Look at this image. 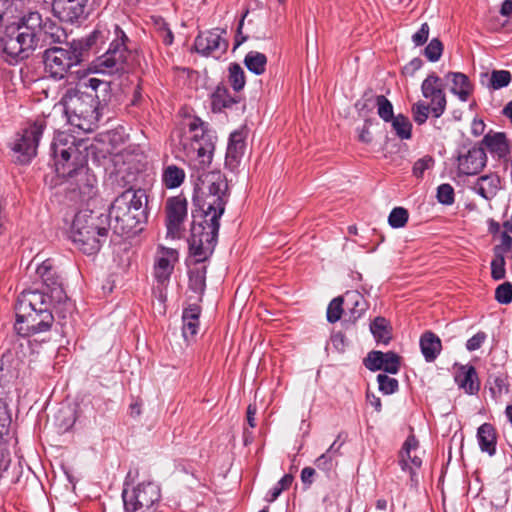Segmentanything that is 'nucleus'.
Returning <instances> with one entry per match:
<instances>
[{"instance_id": "cd10ccee", "label": "nucleus", "mask_w": 512, "mask_h": 512, "mask_svg": "<svg viewBox=\"0 0 512 512\" xmlns=\"http://www.w3.org/2000/svg\"><path fill=\"white\" fill-rule=\"evenodd\" d=\"M477 440L482 452L493 456L496 453L497 432L490 423H483L477 430Z\"/></svg>"}, {"instance_id": "f8f14e48", "label": "nucleus", "mask_w": 512, "mask_h": 512, "mask_svg": "<svg viewBox=\"0 0 512 512\" xmlns=\"http://www.w3.org/2000/svg\"><path fill=\"white\" fill-rule=\"evenodd\" d=\"M82 61L84 60L80 56V52L76 51L72 42L69 48L52 47L46 49L43 54L45 72L55 80L64 79L70 69Z\"/></svg>"}, {"instance_id": "423d86ee", "label": "nucleus", "mask_w": 512, "mask_h": 512, "mask_svg": "<svg viewBox=\"0 0 512 512\" xmlns=\"http://www.w3.org/2000/svg\"><path fill=\"white\" fill-rule=\"evenodd\" d=\"M178 148L183 151L186 161L198 169H205L212 162L215 136L209 124L194 117L188 124V131L177 133Z\"/></svg>"}, {"instance_id": "13d9d810", "label": "nucleus", "mask_w": 512, "mask_h": 512, "mask_svg": "<svg viewBox=\"0 0 512 512\" xmlns=\"http://www.w3.org/2000/svg\"><path fill=\"white\" fill-rule=\"evenodd\" d=\"M512 231H505L501 234V244L494 247V254H502L508 252L512 247V237L509 235Z\"/></svg>"}, {"instance_id": "09e8293b", "label": "nucleus", "mask_w": 512, "mask_h": 512, "mask_svg": "<svg viewBox=\"0 0 512 512\" xmlns=\"http://www.w3.org/2000/svg\"><path fill=\"white\" fill-rule=\"evenodd\" d=\"M443 53V44L438 38H433L424 49L425 57L431 61H438Z\"/></svg>"}, {"instance_id": "4c0bfd02", "label": "nucleus", "mask_w": 512, "mask_h": 512, "mask_svg": "<svg viewBox=\"0 0 512 512\" xmlns=\"http://www.w3.org/2000/svg\"><path fill=\"white\" fill-rule=\"evenodd\" d=\"M44 21L38 11H31L21 18L19 27H27L29 33L34 34V38L38 39V33L41 32Z\"/></svg>"}, {"instance_id": "c756f323", "label": "nucleus", "mask_w": 512, "mask_h": 512, "mask_svg": "<svg viewBox=\"0 0 512 512\" xmlns=\"http://www.w3.org/2000/svg\"><path fill=\"white\" fill-rule=\"evenodd\" d=\"M419 344L426 362H433L442 350L440 338L431 331H426L421 335Z\"/></svg>"}, {"instance_id": "680f3d73", "label": "nucleus", "mask_w": 512, "mask_h": 512, "mask_svg": "<svg viewBox=\"0 0 512 512\" xmlns=\"http://www.w3.org/2000/svg\"><path fill=\"white\" fill-rule=\"evenodd\" d=\"M247 14H248V11H246L242 15V17L238 23L236 35H235V39H234V50L237 49L241 44H243L248 39V36L243 34V31H242L243 26H244V20H245Z\"/></svg>"}, {"instance_id": "49530a36", "label": "nucleus", "mask_w": 512, "mask_h": 512, "mask_svg": "<svg viewBox=\"0 0 512 512\" xmlns=\"http://www.w3.org/2000/svg\"><path fill=\"white\" fill-rule=\"evenodd\" d=\"M377 382L379 384V390L385 395H391L399 389L398 380L386 374H378Z\"/></svg>"}, {"instance_id": "4be33fe9", "label": "nucleus", "mask_w": 512, "mask_h": 512, "mask_svg": "<svg viewBox=\"0 0 512 512\" xmlns=\"http://www.w3.org/2000/svg\"><path fill=\"white\" fill-rule=\"evenodd\" d=\"M501 188L502 180L496 172H490L478 177L471 186L472 191L485 200L493 199Z\"/></svg>"}, {"instance_id": "a18cd8bd", "label": "nucleus", "mask_w": 512, "mask_h": 512, "mask_svg": "<svg viewBox=\"0 0 512 512\" xmlns=\"http://www.w3.org/2000/svg\"><path fill=\"white\" fill-rule=\"evenodd\" d=\"M409 219L407 209L403 207H395L389 214L388 223L392 228H402L406 225Z\"/></svg>"}, {"instance_id": "bf43d9fd", "label": "nucleus", "mask_w": 512, "mask_h": 512, "mask_svg": "<svg viewBox=\"0 0 512 512\" xmlns=\"http://www.w3.org/2000/svg\"><path fill=\"white\" fill-rule=\"evenodd\" d=\"M429 25L427 23H423L420 29L412 35V41L416 46L424 45L429 37Z\"/></svg>"}, {"instance_id": "8fccbe9b", "label": "nucleus", "mask_w": 512, "mask_h": 512, "mask_svg": "<svg viewBox=\"0 0 512 512\" xmlns=\"http://www.w3.org/2000/svg\"><path fill=\"white\" fill-rule=\"evenodd\" d=\"M506 275L505 269V258L502 254H494V258L491 261V277L494 280H501Z\"/></svg>"}, {"instance_id": "6e6552de", "label": "nucleus", "mask_w": 512, "mask_h": 512, "mask_svg": "<svg viewBox=\"0 0 512 512\" xmlns=\"http://www.w3.org/2000/svg\"><path fill=\"white\" fill-rule=\"evenodd\" d=\"M129 38L122 28L113 25V37L105 53L93 61V69L96 73L114 75L127 70V61L130 50L127 46Z\"/></svg>"}, {"instance_id": "6ab92c4d", "label": "nucleus", "mask_w": 512, "mask_h": 512, "mask_svg": "<svg viewBox=\"0 0 512 512\" xmlns=\"http://www.w3.org/2000/svg\"><path fill=\"white\" fill-rule=\"evenodd\" d=\"M112 37L113 31L104 26H97L89 35L73 40L72 43L84 60L90 50L97 52L108 40L111 41Z\"/></svg>"}, {"instance_id": "f03ea898", "label": "nucleus", "mask_w": 512, "mask_h": 512, "mask_svg": "<svg viewBox=\"0 0 512 512\" xmlns=\"http://www.w3.org/2000/svg\"><path fill=\"white\" fill-rule=\"evenodd\" d=\"M110 98V82L89 78L76 88L68 89L60 103L72 126L83 131H91L96 127L101 117V110Z\"/></svg>"}, {"instance_id": "5fc2aeb1", "label": "nucleus", "mask_w": 512, "mask_h": 512, "mask_svg": "<svg viewBox=\"0 0 512 512\" xmlns=\"http://www.w3.org/2000/svg\"><path fill=\"white\" fill-rule=\"evenodd\" d=\"M434 165V159L426 155L420 159H418L414 165H413V175L417 178H421L424 174V172L430 168H432Z\"/></svg>"}, {"instance_id": "a19ab883", "label": "nucleus", "mask_w": 512, "mask_h": 512, "mask_svg": "<svg viewBox=\"0 0 512 512\" xmlns=\"http://www.w3.org/2000/svg\"><path fill=\"white\" fill-rule=\"evenodd\" d=\"M375 106L378 116L384 122L388 123L395 117L393 105L384 95H377L375 97Z\"/></svg>"}, {"instance_id": "9d476101", "label": "nucleus", "mask_w": 512, "mask_h": 512, "mask_svg": "<svg viewBox=\"0 0 512 512\" xmlns=\"http://www.w3.org/2000/svg\"><path fill=\"white\" fill-rule=\"evenodd\" d=\"M45 127L44 120H36L21 132L16 133L14 139L9 143L15 163L25 165L31 162L37 154L38 144Z\"/></svg>"}, {"instance_id": "0eeeda50", "label": "nucleus", "mask_w": 512, "mask_h": 512, "mask_svg": "<svg viewBox=\"0 0 512 512\" xmlns=\"http://www.w3.org/2000/svg\"><path fill=\"white\" fill-rule=\"evenodd\" d=\"M87 144L75 136L59 132L51 143V153L54 159L55 171L62 178H72L87 165Z\"/></svg>"}, {"instance_id": "dca6fc26", "label": "nucleus", "mask_w": 512, "mask_h": 512, "mask_svg": "<svg viewBox=\"0 0 512 512\" xmlns=\"http://www.w3.org/2000/svg\"><path fill=\"white\" fill-rule=\"evenodd\" d=\"M188 202L182 195L170 197L166 200V227L168 235L179 237L182 226L187 218Z\"/></svg>"}, {"instance_id": "338daca9", "label": "nucleus", "mask_w": 512, "mask_h": 512, "mask_svg": "<svg viewBox=\"0 0 512 512\" xmlns=\"http://www.w3.org/2000/svg\"><path fill=\"white\" fill-rule=\"evenodd\" d=\"M423 65V61L415 57L407 65L404 66V72L409 75H414Z\"/></svg>"}, {"instance_id": "69168bd1", "label": "nucleus", "mask_w": 512, "mask_h": 512, "mask_svg": "<svg viewBox=\"0 0 512 512\" xmlns=\"http://www.w3.org/2000/svg\"><path fill=\"white\" fill-rule=\"evenodd\" d=\"M315 474H316V471L312 467H304L302 469L300 477H301V481L306 489L310 488V486L314 482Z\"/></svg>"}, {"instance_id": "a211bd4d", "label": "nucleus", "mask_w": 512, "mask_h": 512, "mask_svg": "<svg viewBox=\"0 0 512 512\" xmlns=\"http://www.w3.org/2000/svg\"><path fill=\"white\" fill-rule=\"evenodd\" d=\"M363 364L372 372L383 370L389 374H397L401 367V357L393 351L373 350L364 358Z\"/></svg>"}, {"instance_id": "3c124183", "label": "nucleus", "mask_w": 512, "mask_h": 512, "mask_svg": "<svg viewBox=\"0 0 512 512\" xmlns=\"http://www.w3.org/2000/svg\"><path fill=\"white\" fill-rule=\"evenodd\" d=\"M437 200L444 205H451L455 200V193L453 187L444 183L437 188Z\"/></svg>"}, {"instance_id": "ea45409f", "label": "nucleus", "mask_w": 512, "mask_h": 512, "mask_svg": "<svg viewBox=\"0 0 512 512\" xmlns=\"http://www.w3.org/2000/svg\"><path fill=\"white\" fill-rule=\"evenodd\" d=\"M12 418L6 401L0 398V442H8Z\"/></svg>"}, {"instance_id": "c03bdc74", "label": "nucleus", "mask_w": 512, "mask_h": 512, "mask_svg": "<svg viewBox=\"0 0 512 512\" xmlns=\"http://www.w3.org/2000/svg\"><path fill=\"white\" fill-rule=\"evenodd\" d=\"M411 112L415 123L422 125L427 121L429 113H431V103L418 101L417 103L413 104Z\"/></svg>"}, {"instance_id": "aec40b11", "label": "nucleus", "mask_w": 512, "mask_h": 512, "mask_svg": "<svg viewBox=\"0 0 512 512\" xmlns=\"http://www.w3.org/2000/svg\"><path fill=\"white\" fill-rule=\"evenodd\" d=\"M245 137L242 131H234L229 136L225 167L231 172H235L240 165L245 151Z\"/></svg>"}, {"instance_id": "052dcab7", "label": "nucleus", "mask_w": 512, "mask_h": 512, "mask_svg": "<svg viewBox=\"0 0 512 512\" xmlns=\"http://www.w3.org/2000/svg\"><path fill=\"white\" fill-rule=\"evenodd\" d=\"M157 32H158V35L161 38L162 42L165 45L169 46L173 43L174 35H173L171 29L168 27L167 23L161 22L158 25Z\"/></svg>"}, {"instance_id": "e2e57ef3", "label": "nucleus", "mask_w": 512, "mask_h": 512, "mask_svg": "<svg viewBox=\"0 0 512 512\" xmlns=\"http://www.w3.org/2000/svg\"><path fill=\"white\" fill-rule=\"evenodd\" d=\"M372 123L371 120L367 119L361 128H358V140L365 144H370L373 140L372 134L369 130V125Z\"/></svg>"}, {"instance_id": "0e129e2a", "label": "nucleus", "mask_w": 512, "mask_h": 512, "mask_svg": "<svg viewBox=\"0 0 512 512\" xmlns=\"http://www.w3.org/2000/svg\"><path fill=\"white\" fill-rule=\"evenodd\" d=\"M331 343L338 352H344L347 340L342 332H336L331 336Z\"/></svg>"}, {"instance_id": "864d4df0", "label": "nucleus", "mask_w": 512, "mask_h": 512, "mask_svg": "<svg viewBox=\"0 0 512 512\" xmlns=\"http://www.w3.org/2000/svg\"><path fill=\"white\" fill-rule=\"evenodd\" d=\"M45 35L50 36L53 42H61L62 37L65 36L64 31L54 22L45 21L42 30Z\"/></svg>"}, {"instance_id": "e433bc0d", "label": "nucleus", "mask_w": 512, "mask_h": 512, "mask_svg": "<svg viewBox=\"0 0 512 512\" xmlns=\"http://www.w3.org/2000/svg\"><path fill=\"white\" fill-rule=\"evenodd\" d=\"M390 123L396 136L401 140H408L412 137V123L407 116L398 114L390 120Z\"/></svg>"}, {"instance_id": "4d7b16f0", "label": "nucleus", "mask_w": 512, "mask_h": 512, "mask_svg": "<svg viewBox=\"0 0 512 512\" xmlns=\"http://www.w3.org/2000/svg\"><path fill=\"white\" fill-rule=\"evenodd\" d=\"M486 339L487 334L483 331H479L467 340L466 349L471 352L478 350L483 345Z\"/></svg>"}, {"instance_id": "603ef678", "label": "nucleus", "mask_w": 512, "mask_h": 512, "mask_svg": "<svg viewBox=\"0 0 512 512\" xmlns=\"http://www.w3.org/2000/svg\"><path fill=\"white\" fill-rule=\"evenodd\" d=\"M495 299L500 304H509L512 302V284L504 282L495 290Z\"/></svg>"}, {"instance_id": "f704fd0d", "label": "nucleus", "mask_w": 512, "mask_h": 512, "mask_svg": "<svg viewBox=\"0 0 512 512\" xmlns=\"http://www.w3.org/2000/svg\"><path fill=\"white\" fill-rule=\"evenodd\" d=\"M370 330L377 342L388 344L391 340V328L384 317H376L370 324Z\"/></svg>"}, {"instance_id": "72a5a7b5", "label": "nucleus", "mask_w": 512, "mask_h": 512, "mask_svg": "<svg viewBox=\"0 0 512 512\" xmlns=\"http://www.w3.org/2000/svg\"><path fill=\"white\" fill-rule=\"evenodd\" d=\"M185 180V172L176 165H168L163 169L162 182L168 189L179 187Z\"/></svg>"}, {"instance_id": "bb28decb", "label": "nucleus", "mask_w": 512, "mask_h": 512, "mask_svg": "<svg viewBox=\"0 0 512 512\" xmlns=\"http://www.w3.org/2000/svg\"><path fill=\"white\" fill-rule=\"evenodd\" d=\"M446 79H450L452 86L450 91L456 95L460 101H468L473 92V84L470 82L467 75L461 72H449Z\"/></svg>"}, {"instance_id": "f3484780", "label": "nucleus", "mask_w": 512, "mask_h": 512, "mask_svg": "<svg viewBox=\"0 0 512 512\" xmlns=\"http://www.w3.org/2000/svg\"><path fill=\"white\" fill-rule=\"evenodd\" d=\"M89 3L81 0H53L52 11L61 21L76 23L87 18Z\"/></svg>"}, {"instance_id": "39448f33", "label": "nucleus", "mask_w": 512, "mask_h": 512, "mask_svg": "<svg viewBox=\"0 0 512 512\" xmlns=\"http://www.w3.org/2000/svg\"><path fill=\"white\" fill-rule=\"evenodd\" d=\"M110 221L106 214L91 210L76 213L71 226L73 243L86 255H95L107 241Z\"/></svg>"}, {"instance_id": "58836bf2", "label": "nucleus", "mask_w": 512, "mask_h": 512, "mask_svg": "<svg viewBox=\"0 0 512 512\" xmlns=\"http://www.w3.org/2000/svg\"><path fill=\"white\" fill-rule=\"evenodd\" d=\"M228 81L235 93L242 91L246 84L244 69L238 63H231L228 67Z\"/></svg>"}, {"instance_id": "20e7f679", "label": "nucleus", "mask_w": 512, "mask_h": 512, "mask_svg": "<svg viewBox=\"0 0 512 512\" xmlns=\"http://www.w3.org/2000/svg\"><path fill=\"white\" fill-rule=\"evenodd\" d=\"M148 198L143 189H127L112 202L108 219L114 221V232L121 236L136 235L146 223Z\"/></svg>"}, {"instance_id": "2eb2a0df", "label": "nucleus", "mask_w": 512, "mask_h": 512, "mask_svg": "<svg viewBox=\"0 0 512 512\" xmlns=\"http://www.w3.org/2000/svg\"><path fill=\"white\" fill-rule=\"evenodd\" d=\"M422 95L430 100L431 114L434 118L441 117L447 105V99L442 87L441 78L435 73H430L422 82Z\"/></svg>"}, {"instance_id": "1a4fd4ad", "label": "nucleus", "mask_w": 512, "mask_h": 512, "mask_svg": "<svg viewBox=\"0 0 512 512\" xmlns=\"http://www.w3.org/2000/svg\"><path fill=\"white\" fill-rule=\"evenodd\" d=\"M0 41L4 59L12 65L27 59L36 49L38 39L28 32L27 27L10 25L6 27Z\"/></svg>"}, {"instance_id": "393cba45", "label": "nucleus", "mask_w": 512, "mask_h": 512, "mask_svg": "<svg viewBox=\"0 0 512 512\" xmlns=\"http://www.w3.org/2000/svg\"><path fill=\"white\" fill-rule=\"evenodd\" d=\"M36 274L48 290L51 292H62L61 279L51 259H46L39 264L36 269Z\"/></svg>"}, {"instance_id": "de8ad7c7", "label": "nucleus", "mask_w": 512, "mask_h": 512, "mask_svg": "<svg viewBox=\"0 0 512 512\" xmlns=\"http://www.w3.org/2000/svg\"><path fill=\"white\" fill-rule=\"evenodd\" d=\"M419 442L414 435H410L405 440L403 447L400 452V460L399 464L401 465L402 470L407 469V458H410V454L412 450H416L418 448Z\"/></svg>"}, {"instance_id": "412c9836", "label": "nucleus", "mask_w": 512, "mask_h": 512, "mask_svg": "<svg viewBox=\"0 0 512 512\" xmlns=\"http://www.w3.org/2000/svg\"><path fill=\"white\" fill-rule=\"evenodd\" d=\"M241 101V97L231 94L224 83H219L210 95V107L213 113H223Z\"/></svg>"}, {"instance_id": "c9c22d12", "label": "nucleus", "mask_w": 512, "mask_h": 512, "mask_svg": "<svg viewBox=\"0 0 512 512\" xmlns=\"http://www.w3.org/2000/svg\"><path fill=\"white\" fill-rule=\"evenodd\" d=\"M21 0H0V28L17 17Z\"/></svg>"}, {"instance_id": "2f4dec72", "label": "nucleus", "mask_w": 512, "mask_h": 512, "mask_svg": "<svg viewBox=\"0 0 512 512\" xmlns=\"http://www.w3.org/2000/svg\"><path fill=\"white\" fill-rule=\"evenodd\" d=\"M206 274L207 268L202 263L195 260V265L189 270V288L199 294L203 295L206 288Z\"/></svg>"}, {"instance_id": "774afa93", "label": "nucleus", "mask_w": 512, "mask_h": 512, "mask_svg": "<svg viewBox=\"0 0 512 512\" xmlns=\"http://www.w3.org/2000/svg\"><path fill=\"white\" fill-rule=\"evenodd\" d=\"M341 435H338L336 440L330 445V447L326 450L325 453H329L335 459L336 456L340 455V449L344 444V440L340 441Z\"/></svg>"}, {"instance_id": "a878e982", "label": "nucleus", "mask_w": 512, "mask_h": 512, "mask_svg": "<svg viewBox=\"0 0 512 512\" xmlns=\"http://www.w3.org/2000/svg\"><path fill=\"white\" fill-rule=\"evenodd\" d=\"M345 305L348 310V320L355 323L367 310L368 303L358 291H347L344 294Z\"/></svg>"}, {"instance_id": "b1692460", "label": "nucleus", "mask_w": 512, "mask_h": 512, "mask_svg": "<svg viewBox=\"0 0 512 512\" xmlns=\"http://www.w3.org/2000/svg\"><path fill=\"white\" fill-rule=\"evenodd\" d=\"M201 307L197 304H191L183 310L182 313V335L189 342L194 340L199 330V318Z\"/></svg>"}, {"instance_id": "ddd939ff", "label": "nucleus", "mask_w": 512, "mask_h": 512, "mask_svg": "<svg viewBox=\"0 0 512 512\" xmlns=\"http://www.w3.org/2000/svg\"><path fill=\"white\" fill-rule=\"evenodd\" d=\"M456 161L459 176L477 175L487 164L486 151L479 143L462 144L457 150Z\"/></svg>"}, {"instance_id": "79ce46f5", "label": "nucleus", "mask_w": 512, "mask_h": 512, "mask_svg": "<svg viewBox=\"0 0 512 512\" xmlns=\"http://www.w3.org/2000/svg\"><path fill=\"white\" fill-rule=\"evenodd\" d=\"M511 73L507 70H493L490 76L489 88L499 90L511 82Z\"/></svg>"}, {"instance_id": "6e6d98bb", "label": "nucleus", "mask_w": 512, "mask_h": 512, "mask_svg": "<svg viewBox=\"0 0 512 512\" xmlns=\"http://www.w3.org/2000/svg\"><path fill=\"white\" fill-rule=\"evenodd\" d=\"M314 464L319 470L330 473L336 466V461L329 453H323L315 460Z\"/></svg>"}, {"instance_id": "7ed1b4c3", "label": "nucleus", "mask_w": 512, "mask_h": 512, "mask_svg": "<svg viewBox=\"0 0 512 512\" xmlns=\"http://www.w3.org/2000/svg\"><path fill=\"white\" fill-rule=\"evenodd\" d=\"M51 297L39 290L23 291L15 305V331L22 337H31L51 330L54 316Z\"/></svg>"}, {"instance_id": "7c9ffc66", "label": "nucleus", "mask_w": 512, "mask_h": 512, "mask_svg": "<svg viewBox=\"0 0 512 512\" xmlns=\"http://www.w3.org/2000/svg\"><path fill=\"white\" fill-rule=\"evenodd\" d=\"M455 382L468 394H475L479 391V381L474 366H462L455 376Z\"/></svg>"}, {"instance_id": "4468645a", "label": "nucleus", "mask_w": 512, "mask_h": 512, "mask_svg": "<svg viewBox=\"0 0 512 512\" xmlns=\"http://www.w3.org/2000/svg\"><path fill=\"white\" fill-rule=\"evenodd\" d=\"M224 35L226 30L222 28L202 31L194 40V50L204 57L219 59L227 52L229 46Z\"/></svg>"}, {"instance_id": "c85d7f7f", "label": "nucleus", "mask_w": 512, "mask_h": 512, "mask_svg": "<svg viewBox=\"0 0 512 512\" xmlns=\"http://www.w3.org/2000/svg\"><path fill=\"white\" fill-rule=\"evenodd\" d=\"M177 252L173 249H166L162 256L156 259L154 265V276L159 283H165L170 279L174 265L171 258L176 260Z\"/></svg>"}, {"instance_id": "f257e3e1", "label": "nucleus", "mask_w": 512, "mask_h": 512, "mask_svg": "<svg viewBox=\"0 0 512 512\" xmlns=\"http://www.w3.org/2000/svg\"><path fill=\"white\" fill-rule=\"evenodd\" d=\"M229 197L228 181L221 171L203 172L198 175L193 204L201 211L203 221L192 224L188 240L189 253L198 263L205 262L214 252L220 219L225 212Z\"/></svg>"}, {"instance_id": "5701e85b", "label": "nucleus", "mask_w": 512, "mask_h": 512, "mask_svg": "<svg viewBox=\"0 0 512 512\" xmlns=\"http://www.w3.org/2000/svg\"><path fill=\"white\" fill-rule=\"evenodd\" d=\"M478 143L481 144L485 150L487 149L493 157L499 160L506 158V156L510 153L507 137L502 132H497L494 134L488 133Z\"/></svg>"}, {"instance_id": "473e14b6", "label": "nucleus", "mask_w": 512, "mask_h": 512, "mask_svg": "<svg viewBox=\"0 0 512 512\" xmlns=\"http://www.w3.org/2000/svg\"><path fill=\"white\" fill-rule=\"evenodd\" d=\"M246 68L255 75H262L267 66V57L258 51H249L243 61Z\"/></svg>"}, {"instance_id": "37998d69", "label": "nucleus", "mask_w": 512, "mask_h": 512, "mask_svg": "<svg viewBox=\"0 0 512 512\" xmlns=\"http://www.w3.org/2000/svg\"><path fill=\"white\" fill-rule=\"evenodd\" d=\"M343 304H345V297L338 296L334 298L327 307V321L335 323L340 320L343 313Z\"/></svg>"}, {"instance_id": "9b49d317", "label": "nucleus", "mask_w": 512, "mask_h": 512, "mask_svg": "<svg viewBox=\"0 0 512 512\" xmlns=\"http://www.w3.org/2000/svg\"><path fill=\"white\" fill-rule=\"evenodd\" d=\"M124 512H160V487L154 482L139 483L132 490L122 492Z\"/></svg>"}]
</instances>
